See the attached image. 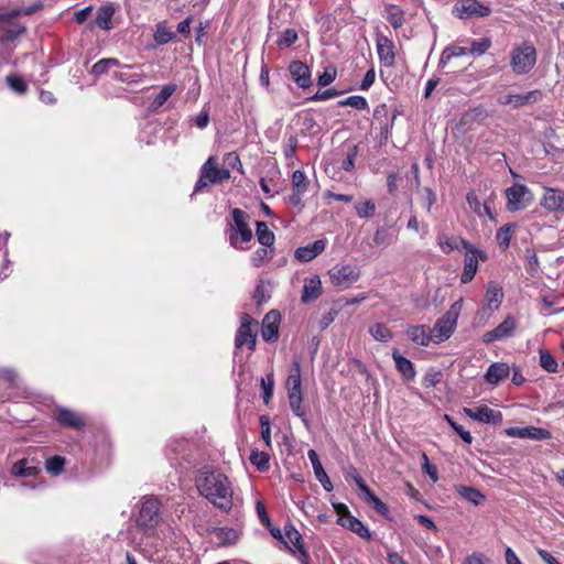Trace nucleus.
Returning a JSON list of instances; mask_svg holds the SVG:
<instances>
[{"label":"nucleus","mask_w":564,"mask_h":564,"mask_svg":"<svg viewBox=\"0 0 564 564\" xmlns=\"http://www.w3.org/2000/svg\"><path fill=\"white\" fill-rule=\"evenodd\" d=\"M199 494L216 508L228 512L234 501V490L229 478L218 470L202 471L196 480Z\"/></svg>","instance_id":"obj_1"},{"label":"nucleus","mask_w":564,"mask_h":564,"mask_svg":"<svg viewBox=\"0 0 564 564\" xmlns=\"http://www.w3.org/2000/svg\"><path fill=\"white\" fill-rule=\"evenodd\" d=\"M232 224H229L227 229L229 245L238 250H246L245 243H249L253 234L249 226L250 216L240 208L231 210Z\"/></svg>","instance_id":"obj_2"},{"label":"nucleus","mask_w":564,"mask_h":564,"mask_svg":"<svg viewBox=\"0 0 564 564\" xmlns=\"http://www.w3.org/2000/svg\"><path fill=\"white\" fill-rule=\"evenodd\" d=\"M536 64V50L530 42L516 45L510 54V66L514 74L530 73Z\"/></svg>","instance_id":"obj_3"},{"label":"nucleus","mask_w":564,"mask_h":564,"mask_svg":"<svg viewBox=\"0 0 564 564\" xmlns=\"http://www.w3.org/2000/svg\"><path fill=\"white\" fill-rule=\"evenodd\" d=\"M229 178L230 171L218 167L217 159L209 156L199 170V178L195 184L194 193L202 192L208 184H217Z\"/></svg>","instance_id":"obj_4"},{"label":"nucleus","mask_w":564,"mask_h":564,"mask_svg":"<svg viewBox=\"0 0 564 564\" xmlns=\"http://www.w3.org/2000/svg\"><path fill=\"white\" fill-rule=\"evenodd\" d=\"M161 520V502L158 498L145 496L142 498L135 524L143 531L154 529Z\"/></svg>","instance_id":"obj_5"},{"label":"nucleus","mask_w":564,"mask_h":564,"mask_svg":"<svg viewBox=\"0 0 564 564\" xmlns=\"http://www.w3.org/2000/svg\"><path fill=\"white\" fill-rule=\"evenodd\" d=\"M460 245L465 250L464 270L460 275V282L466 284L475 278L478 270V261H487L488 257L486 252L475 248L465 239H460Z\"/></svg>","instance_id":"obj_6"},{"label":"nucleus","mask_w":564,"mask_h":564,"mask_svg":"<svg viewBox=\"0 0 564 564\" xmlns=\"http://www.w3.org/2000/svg\"><path fill=\"white\" fill-rule=\"evenodd\" d=\"M460 307V301L455 302L451 308L435 323L431 330L436 343L443 341L451 337L455 329Z\"/></svg>","instance_id":"obj_7"},{"label":"nucleus","mask_w":564,"mask_h":564,"mask_svg":"<svg viewBox=\"0 0 564 564\" xmlns=\"http://www.w3.org/2000/svg\"><path fill=\"white\" fill-rule=\"evenodd\" d=\"M452 13L460 20L486 18L491 14V8L478 0H458L453 7Z\"/></svg>","instance_id":"obj_8"},{"label":"nucleus","mask_w":564,"mask_h":564,"mask_svg":"<svg viewBox=\"0 0 564 564\" xmlns=\"http://www.w3.org/2000/svg\"><path fill=\"white\" fill-rule=\"evenodd\" d=\"M252 326H257V322H254L248 313H242L240 316V326L235 336L236 348H241L246 345L248 349L254 350L257 333L253 330Z\"/></svg>","instance_id":"obj_9"},{"label":"nucleus","mask_w":564,"mask_h":564,"mask_svg":"<svg viewBox=\"0 0 564 564\" xmlns=\"http://www.w3.org/2000/svg\"><path fill=\"white\" fill-rule=\"evenodd\" d=\"M507 209L511 213L524 209L532 202V194L523 184H513L506 189Z\"/></svg>","instance_id":"obj_10"},{"label":"nucleus","mask_w":564,"mask_h":564,"mask_svg":"<svg viewBox=\"0 0 564 564\" xmlns=\"http://www.w3.org/2000/svg\"><path fill=\"white\" fill-rule=\"evenodd\" d=\"M286 389L291 410L296 416L303 419V421L306 422L305 411L302 408L303 394L301 377L288 376Z\"/></svg>","instance_id":"obj_11"},{"label":"nucleus","mask_w":564,"mask_h":564,"mask_svg":"<svg viewBox=\"0 0 564 564\" xmlns=\"http://www.w3.org/2000/svg\"><path fill=\"white\" fill-rule=\"evenodd\" d=\"M332 283L341 289H346L355 283L359 278V272L351 265L334 267L328 272Z\"/></svg>","instance_id":"obj_12"},{"label":"nucleus","mask_w":564,"mask_h":564,"mask_svg":"<svg viewBox=\"0 0 564 564\" xmlns=\"http://www.w3.org/2000/svg\"><path fill=\"white\" fill-rule=\"evenodd\" d=\"M53 417L62 427L83 430L86 426L85 420L78 413L67 408H57L54 411Z\"/></svg>","instance_id":"obj_13"},{"label":"nucleus","mask_w":564,"mask_h":564,"mask_svg":"<svg viewBox=\"0 0 564 564\" xmlns=\"http://www.w3.org/2000/svg\"><path fill=\"white\" fill-rule=\"evenodd\" d=\"M464 412L470 419L481 423L496 425L502 422V413L500 411H495L487 405H480L474 409L464 408Z\"/></svg>","instance_id":"obj_14"},{"label":"nucleus","mask_w":564,"mask_h":564,"mask_svg":"<svg viewBox=\"0 0 564 564\" xmlns=\"http://www.w3.org/2000/svg\"><path fill=\"white\" fill-rule=\"evenodd\" d=\"M377 53L381 64L392 67L395 64L394 43L388 36L378 34L376 39Z\"/></svg>","instance_id":"obj_15"},{"label":"nucleus","mask_w":564,"mask_h":564,"mask_svg":"<svg viewBox=\"0 0 564 564\" xmlns=\"http://www.w3.org/2000/svg\"><path fill=\"white\" fill-rule=\"evenodd\" d=\"M281 314L276 310L268 312L262 322L261 336L264 341L273 343L279 339Z\"/></svg>","instance_id":"obj_16"},{"label":"nucleus","mask_w":564,"mask_h":564,"mask_svg":"<svg viewBox=\"0 0 564 564\" xmlns=\"http://www.w3.org/2000/svg\"><path fill=\"white\" fill-rule=\"evenodd\" d=\"M516 328V321L513 317H506L497 327L494 329L486 332L482 335V341L485 344H490L496 340H500L507 337H510L513 334Z\"/></svg>","instance_id":"obj_17"},{"label":"nucleus","mask_w":564,"mask_h":564,"mask_svg":"<svg viewBox=\"0 0 564 564\" xmlns=\"http://www.w3.org/2000/svg\"><path fill=\"white\" fill-rule=\"evenodd\" d=\"M506 434L511 437L530 438L536 441H545L552 437L550 431L535 426L509 427L506 430Z\"/></svg>","instance_id":"obj_18"},{"label":"nucleus","mask_w":564,"mask_h":564,"mask_svg":"<svg viewBox=\"0 0 564 564\" xmlns=\"http://www.w3.org/2000/svg\"><path fill=\"white\" fill-rule=\"evenodd\" d=\"M289 72L294 83L303 89L312 86L311 70L302 61H293L289 65Z\"/></svg>","instance_id":"obj_19"},{"label":"nucleus","mask_w":564,"mask_h":564,"mask_svg":"<svg viewBox=\"0 0 564 564\" xmlns=\"http://www.w3.org/2000/svg\"><path fill=\"white\" fill-rule=\"evenodd\" d=\"M542 98V91L539 89L525 94H509L501 101L505 105H511L513 108H520L525 105L535 104Z\"/></svg>","instance_id":"obj_20"},{"label":"nucleus","mask_w":564,"mask_h":564,"mask_svg":"<svg viewBox=\"0 0 564 564\" xmlns=\"http://www.w3.org/2000/svg\"><path fill=\"white\" fill-rule=\"evenodd\" d=\"M209 534H214L218 541V546H230L239 540V532L232 528L210 527L207 529Z\"/></svg>","instance_id":"obj_21"},{"label":"nucleus","mask_w":564,"mask_h":564,"mask_svg":"<svg viewBox=\"0 0 564 564\" xmlns=\"http://www.w3.org/2000/svg\"><path fill=\"white\" fill-rule=\"evenodd\" d=\"M322 294V282L318 275H312L305 280L301 301L304 304H308Z\"/></svg>","instance_id":"obj_22"},{"label":"nucleus","mask_w":564,"mask_h":564,"mask_svg":"<svg viewBox=\"0 0 564 564\" xmlns=\"http://www.w3.org/2000/svg\"><path fill=\"white\" fill-rule=\"evenodd\" d=\"M307 456L312 463L314 475L326 491L333 490V484L322 466L319 457L314 449H310Z\"/></svg>","instance_id":"obj_23"},{"label":"nucleus","mask_w":564,"mask_h":564,"mask_svg":"<svg viewBox=\"0 0 564 564\" xmlns=\"http://www.w3.org/2000/svg\"><path fill=\"white\" fill-rule=\"evenodd\" d=\"M542 206L549 210L564 212V192L555 188H546Z\"/></svg>","instance_id":"obj_24"},{"label":"nucleus","mask_w":564,"mask_h":564,"mask_svg":"<svg viewBox=\"0 0 564 564\" xmlns=\"http://www.w3.org/2000/svg\"><path fill=\"white\" fill-rule=\"evenodd\" d=\"M406 335L414 344L421 346H427L434 339L431 328L425 325L410 326Z\"/></svg>","instance_id":"obj_25"},{"label":"nucleus","mask_w":564,"mask_h":564,"mask_svg":"<svg viewBox=\"0 0 564 564\" xmlns=\"http://www.w3.org/2000/svg\"><path fill=\"white\" fill-rule=\"evenodd\" d=\"M392 358L395 362L397 370L405 378V380H413L416 371L413 362L402 356L398 349L392 350Z\"/></svg>","instance_id":"obj_26"},{"label":"nucleus","mask_w":564,"mask_h":564,"mask_svg":"<svg viewBox=\"0 0 564 564\" xmlns=\"http://www.w3.org/2000/svg\"><path fill=\"white\" fill-rule=\"evenodd\" d=\"M324 249V240H316L311 245L297 248L295 251V258L302 262H308L322 253Z\"/></svg>","instance_id":"obj_27"},{"label":"nucleus","mask_w":564,"mask_h":564,"mask_svg":"<svg viewBox=\"0 0 564 564\" xmlns=\"http://www.w3.org/2000/svg\"><path fill=\"white\" fill-rule=\"evenodd\" d=\"M338 523L341 527L356 533L357 535H359L362 539H366V540L371 539V533H370L369 529L366 525H364V523L360 520H358L357 518H355L351 514H348V517H346L344 519L339 518Z\"/></svg>","instance_id":"obj_28"},{"label":"nucleus","mask_w":564,"mask_h":564,"mask_svg":"<svg viewBox=\"0 0 564 564\" xmlns=\"http://www.w3.org/2000/svg\"><path fill=\"white\" fill-rule=\"evenodd\" d=\"M510 373V368L505 362H494L489 366L485 379L488 383L498 384Z\"/></svg>","instance_id":"obj_29"},{"label":"nucleus","mask_w":564,"mask_h":564,"mask_svg":"<svg viewBox=\"0 0 564 564\" xmlns=\"http://www.w3.org/2000/svg\"><path fill=\"white\" fill-rule=\"evenodd\" d=\"M113 14L115 7L112 3L102 6L97 11L95 22L100 29L108 31L112 29L111 19Z\"/></svg>","instance_id":"obj_30"},{"label":"nucleus","mask_w":564,"mask_h":564,"mask_svg":"<svg viewBox=\"0 0 564 564\" xmlns=\"http://www.w3.org/2000/svg\"><path fill=\"white\" fill-rule=\"evenodd\" d=\"M43 8L42 2H36L28 7L13 9L8 12L0 13V22H9L19 15H31Z\"/></svg>","instance_id":"obj_31"},{"label":"nucleus","mask_w":564,"mask_h":564,"mask_svg":"<svg viewBox=\"0 0 564 564\" xmlns=\"http://www.w3.org/2000/svg\"><path fill=\"white\" fill-rule=\"evenodd\" d=\"M286 542L293 546V552L297 551L300 553V560L302 564H308V553L304 546L303 538L299 531L291 532L290 535L285 536Z\"/></svg>","instance_id":"obj_32"},{"label":"nucleus","mask_w":564,"mask_h":564,"mask_svg":"<svg viewBox=\"0 0 564 564\" xmlns=\"http://www.w3.org/2000/svg\"><path fill=\"white\" fill-rule=\"evenodd\" d=\"M384 11L387 13V21L394 30L401 28L404 24V12L400 7L395 4H388L386 6Z\"/></svg>","instance_id":"obj_33"},{"label":"nucleus","mask_w":564,"mask_h":564,"mask_svg":"<svg viewBox=\"0 0 564 564\" xmlns=\"http://www.w3.org/2000/svg\"><path fill=\"white\" fill-rule=\"evenodd\" d=\"M175 84H169L163 86L160 93L154 97V99L150 104L149 109L151 111H155L159 108H161L167 101V99L175 93Z\"/></svg>","instance_id":"obj_34"},{"label":"nucleus","mask_w":564,"mask_h":564,"mask_svg":"<svg viewBox=\"0 0 564 564\" xmlns=\"http://www.w3.org/2000/svg\"><path fill=\"white\" fill-rule=\"evenodd\" d=\"M457 492L462 498L474 503L475 506L480 505L485 500V495L471 486H459L457 488Z\"/></svg>","instance_id":"obj_35"},{"label":"nucleus","mask_w":564,"mask_h":564,"mask_svg":"<svg viewBox=\"0 0 564 564\" xmlns=\"http://www.w3.org/2000/svg\"><path fill=\"white\" fill-rule=\"evenodd\" d=\"M466 200L470 207V209L477 214L478 216L488 215L491 219H494V216L491 214V210L487 204H481L478 199L475 192H468L466 196Z\"/></svg>","instance_id":"obj_36"},{"label":"nucleus","mask_w":564,"mask_h":564,"mask_svg":"<svg viewBox=\"0 0 564 564\" xmlns=\"http://www.w3.org/2000/svg\"><path fill=\"white\" fill-rule=\"evenodd\" d=\"M469 54L468 47L452 45L444 48L440 58V66L445 67L453 57H460Z\"/></svg>","instance_id":"obj_37"},{"label":"nucleus","mask_w":564,"mask_h":564,"mask_svg":"<svg viewBox=\"0 0 564 564\" xmlns=\"http://www.w3.org/2000/svg\"><path fill=\"white\" fill-rule=\"evenodd\" d=\"M274 248L261 246L251 256V263L254 268H260L264 262L272 260Z\"/></svg>","instance_id":"obj_38"},{"label":"nucleus","mask_w":564,"mask_h":564,"mask_svg":"<svg viewBox=\"0 0 564 564\" xmlns=\"http://www.w3.org/2000/svg\"><path fill=\"white\" fill-rule=\"evenodd\" d=\"M6 23L8 24V28L1 36L2 42H12L26 31L24 25L18 22H13L12 20Z\"/></svg>","instance_id":"obj_39"},{"label":"nucleus","mask_w":564,"mask_h":564,"mask_svg":"<svg viewBox=\"0 0 564 564\" xmlns=\"http://www.w3.org/2000/svg\"><path fill=\"white\" fill-rule=\"evenodd\" d=\"M176 34L171 31L165 22H160L156 24V30L154 32L153 39L159 45H164L174 40Z\"/></svg>","instance_id":"obj_40"},{"label":"nucleus","mask_w":564,"mask_h":564,"mask_svg":"<svg viewBox=\"0 0 564 564\" xmlns=\"http://www.w3.org/2000/svg\"><path fill=\"white\" fill-rule=\"evenodd\" d=\"M119 66H120V62L117 58H112V57L101 58L93 65L90 73L93 75L100 76V75L107 74L111 67H119Z\"/></svg>","instance_id":"obj_41"},{"label":"nucleus","mask_w":564,"mask_h":564,"mask_svg":"<svg viewBox=\"0 0 564 564\" xmlns=\"http://www.w3.org/2000/svg\"><path fill=\"white\" fill-rule=\"evenodd\" d=\"M249 459L260 471H267L270 467V456L265 452L252 449Z\"/></svg>","instance_id":"obj_42"},{"label":"nucleus","mask_w":564,"mask_h":564,"mask_svg":"<svg viewBox=\"0 0 564 564\" xmlns=\"http://www.w3.org/2000/svg\"><path fill=\"white\" fill-rule=\"evenodd\" d=\"M512 231H513V225L506 224L501 228H499L496 234V240H497L498 245L503 250L509 248L511 237H512Z\"/></svg>","instance_id":"obj_43"},{"label":"nucleus","mask_w":564,"mask_h":564,"mask_svg":"<svg viewBox=\"0 0 564 564\" xmlns=\"http://www.w3.org/2000/svg\"><path fill=\"white\" fill-rule=\"evenodd\" d=\"M369 333L376 340L387 343L392 339L391 330L382 323H376L369 328Z\"/></svg>","instance_id":"obj_44"},{"label":"nucleus","mask_w":564,"mask_h":564,"mask_svg":"<svg viewBox=\"0 0 564 564\" xmlns=\"http://www.w3.org/2000/svg\"><path fill=\"white\" fill-rule=\"evenodd\" d=\"M39 467L26 466V459L17 462L12 467V474L15 476L30 477L39 473Z\"/></svg>","instance_id":"obj_45"},{"label":"nucleus","mask_w":564,"mask_h":564,"mask_svg":"<svg viewBox=\"0 0 564 564\" xmlns=\"http://www.w3.org/2000/svg\"><path fill=\"white\" fill-rule=\"evenodd\" d=\"M310 185V181L307 180L304 172L301 170H296L292 175V188L297 193H305Z\"/></svg>","instance_id":"obj_46"},{"label":"nucleus","mask_w":564,"mask_h":564,"mask_svg":"<svg viewBox=\"0 0 564 564\" xmlns=\"http://www.w3.org/2000/svg\"><path fill=\"white\" fill-rule=\"evenodd\" d=\"M261 388L263 391L262 398L263 402L268 404L273 395V389H274V377L273 372L268 373L265 377L261 378Z\"/></svg>","instance_id":"obj_47"},{"label":"nucleus","mask_w":564,"mask_h":564,"mask_svg":"<svg viewBox=\"0 0 564 564\" xmlns=\"http://www.w3.org/2000/svg\"><path fill=\"white\" fill-rule=\"evenodd\" d=\"M6 83L11 90L19 95H23L28 91V84L25 80L18 75H9L6 77Z\"/></svg>","instance_id":"obj_48"},{"label":"nucleus","mask_w":564,"mask_h":564,"mask_svg":"<svg viewBox=\"0 0 564 564\" xmlns=\"http://www.w3.org/2000/svg\"><path fill=\"white\" fill-rule=\"evenodd\" d=\"M338 106L339 107H346V106H349V107H352L357 110H366L369 108L368 106V102L366 100L365 97L362 96H350L346 99H343V100H339L338 101Z\"/></svg>","instance_id":"obj_49"},{"label":"nucleus","mask_w":564,"mask_h":564,"mask_svg":"<svg viewBox=\"0 0 564 564\" xmlns=\"http://www.w3.org/2000/svg\"><path fill=\"white\" fill-rule=\"evenodd\" d=\"M355 209L360 218H371L376 214V204L372 200L367 199L365 202L357 203L355 205Z\"/></svg>","instance_id":"obj_50"},{"label":"nucleus","mask_w":564,"mask_h":564,"mask_svg":"<svg viewBox=\"0 0 564 564\" xmlns=\"http://www.w3.org/2000/svg\"><path fill=\"white\" fill-rule=\"evenodd\" d=\"M299 39L297 32L294 29H286L282 32L280 39L276 41L279 48L284 50L293 45Z\"/></svg>","instance_id":"obj_51"},{"label":"nucleus","mask_w":564,"mask_h":564,"mask_svg":"<svg viewBox=\"0 0 564 564\" xmlns=\"http://www.w3.org/2000/svg\"><path fill=\"white\" fill-rule=\"evenodd\" d=\"M540 366L547 372H555L557 370V361L554 356L547 350L540 351Z\"/></svg>","instance_id":"obj_52"},{"label":"nucleus","mask_w":564,"mask_h":564,"mask_svg":"<svg viewBox=\"0 0 564 564\" xmlns=\"http://www.w3.org/2000/svg\"><path fill=\"white\" fill-rule=\"evenodd\" d=\"M367 502L381 516L388 518L389 507L381 501L372 491L366 496Z\"/></svg>","instance_id":"obj_53"},{"label":"nucleus","mask_w":564,"mask_h":564,"mask_svg":"<svg viewBox=\"0 0 564 564\" xmlns=\"http://www.w3.org/2000/svg\"><path fill=\"white\" fill-rule=\"evenodd\" d=\"M502 290L495 285H489L486 292V301L488 302V305L491 306L492 304L495 307H498L502 301Z\"/></svg>","instance_id":"obj_54"},{"label":"nucleus","mask_w":564,"mask_h":564,"mask_svg":"<svg viewBox=\"0 0 564 564\" xmlns=\"http://www.w3.org/2000/svg\"><path fill=\"white\" fill-rule=\"evenodd\" d=\"M491 47V40L489 37H482L479 41H473L470 47H468L469 54L482 55Z\"/></svg>","instance_id":"obj_55"},{"label":"nucleus","mask_w":564,"mask_h":564,"mask_svg":"<svg viewBox=\"0 0 564 564\" xmlns=\"http://www.w3.org/2000/svg\"><path fill=\"white\" fill-rule=\"evenodd\" d=\"M65 466V458L62 456H53L48 459H46L45 467L47 471H50L53 475H58L63 471Z\"/></svg>","instance_id":"obj_56"},{"label":"nucleus","mask_w":564,"mask_h":564,"mask_svg":"<svg viewBox=\"0 0 564 564\" xmlns=\"http://www.w3.org/2000/svg\"><path fill=\"white\" fill-rule=\"evenodd\" d=\"M261 438L263 440L267 447H271V426L270 416L261 415L260 419Z\"/></svg>","instance_id":"obj_57"},{"label":"nucleus","mask_w":564,"mask_h":564,"mask_svg":"<svg viewBox=\"0 0 564 564\" xmlns=\"http://www.w3.org/2000/svg\"><path fill=\"white\" fill-rule=\"evenodd\" d=\"M337 70L334 66H328L318 76L317 85L321 87L328 86L336 79Z\"/></svg>","instance_id":"obj_58"},{"label":"nucleus","mask_w":564,"mask_h":564,"mask_svg":"<svg viewBox=\"0 0 564 564\" xmlns=\"http://www.w3.org/2000/svg\"><path fill=\"white\" fill-rule=\"evenodd\" d=\"M444 417L465 443L470 444L473 442V436L468 431L464 430V427L457 424L449 415L445 414Z\"/></svg>","instance_id":"obj_59"},{"label":"nucleus","mask_w":564,"mask_h":564,"mask_svg":"<svg viewBox=\"0 0 564 564\" xmlns=\"http://www.w3.org/2000/svg\"><path fill=\"white\" fill-rule=\"evenodd\" d=\"M358 148L354 145L347 152L346 158L343 160L341 169L346 172H350L355 167V159L357 156Z\"/></svg>","instance_id":"obj_60"},{"label":"nucleus","mask_w":564,"mask_h":564,"mask_svg":"<svg viewBox=\"0 0 564 564\" xmlns=\"http://www.w3.org/2000/svg\"><path fill=\"white\" fill-rule=\"evenodd\" d=\"M341 94V91L336 90L335 88H328L326 90H318L315 95L311 96L308 100L311 101H321V100H327L334 97H337Z\"/></svg>","instance_id":"obj_61"},{"label":"nucleus","mask_w":564,"mask_h":564,"mask_svg":"<svg viewBox=\"0 0 564 564\" xmlns=\"http://www.w3.org/2000/svg\"><path fill=\"white\" fill-rule=\"evenodd\" d=\"M423 464L422 468L424 473H426L433 481L438 480L437 469L434 465H432L429 460V457L425 453H422Z\"/></svg>","instance_id":"obj_62"},{"label":"nucleus","mask_w":564,"mask_h":564,"mask_svg":"<svg viewBox=\"0 0 564 564\" xmlns=\"http://www.w3.org/2000/svg\"><path fill=\"white\" fill-rule=\"evenodd\" d=\"M297 148V138L295 135H290L288 142L284 147V156L286 159H292L295 155Z\"/></svg>","instance_id":"obj_63"},{"label":"nucleus","mask_w":564,"mask_h":564,"mask_svg":"<svg viewBox=\"0 0 564 564\" xmlns=\"http://www.w3.org/2000/svg\"><path fill=\"white\" fill-rule=\"evenodd\" d=\"M256 510H257V513H258L260 522L263 525H265L267 528H269L270 524H271V521H270V518H269V516L267 513L264 503L262 501H257Z\"/></svg>","instance_id":"obj_64"}]
</instances>
